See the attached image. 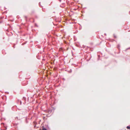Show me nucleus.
I'll return each instance as SVG.
<instances>
[{
  "instance_id": "f257e3e1",
  "label": "nucleus",
  "mask_w": 130,
  "mask_h": 130,
  "mask_svg": "<svg viewBox=\"0 0 130 130\" xmlns=\"http://www.w3.org/2000/svg\"><path fill=\"white\" fill-rule=\"evenodd\" d=\"M120 46L119 44H118V45L117 46V47L118 49H120Z\"/></svg>"
},
{
  "instance_id": "f03ea898",
  "label": "nucleus",
  "mask_w": 130,
  "mask_h": 130,
  "mask_svg": "<svg viewBox=\"0 0 130 130\" xmlns=\"http://www.w3.org/2000/svg\"><path fill=\"white\" fill-rule=\"evenodd\" d=\"M127 129H130V126H128L127 127Z\"/></svg>"
},
{
  "instance_id": "7ed1b4c3",
  "label": "nucleus",
  "mask_w": 130,
  "mask_h": 130,
  "mask_svg": "<svg viewBox=\"0 0 130 130\" xmlns=\"http://www.w3.org/2000/svg\"><path fill=\"white\" fill-rule=\"evenodd\" d=\"M42 130H47V129L45 128H43Z\"/></svg>"
},
{
  "instance_id": "20e7f679",
  "label": "nucleus",
  "mask_w": 130,
  "mask_h": 130,
  "mask_svg": "<svg viewBox=\"0 0 130 130\" xmlns=\"http://www.w3.org/2000/svg\"><path fill=\"white\" fill-rule=\"evenodd\" d=\"M130 49V47H129L128 48H127L126 50V51L127 50H128V49Z\"/></svg>"
},
{
  "instance_id": "39448f33",
  "label": "nucleus",
  "mask_w": 130,
  "mask_h": 130,
  "mask_svg": "<svg viewBox=\"0 0 130 130\" xmlns=\"http://www.w3.org/2000/svg\"><path fill=\"white\" fill-rule=\"evenodd\" d=\"M23 99L25 100H26V98L25 97H23Z\"/></svg>"
},
{
  "instance_id": "423d86ee",
  "label": "nucleus",
  "mask_w": 130,
  "mask_h": 130,
  "mask_svg": "<svg viewBox=\"0 0 130 130\" xmlns=\"http://www.w3.org/2000/svg\"><path fill=\"white\" fill-rule=\"evenodd\" d=\"M114 37L115 38H117V37L115 35H114Z\"/></svg>"
},
{
  "instance_id": "0eeeda50",
  "label": "nucleus",
  "mask_w": 130,
  "mask_h": 130,
  "mask_svg": "<svg viewBox=\"0 0 130 130\" xmlns=\"http://www.w3.org/2000/svg\"><path fill=\"white\" fill-rule=\"evenodd\" d=\"M72 70H70V72H72Z\"/></svg>"
},
{
  "instance_id": "6e6552de",
  "label": "nucleus",
  "mask_w": 130,
  "mask_h": 130,
  "mask_svg": "<svg viewBox=\"0 0 130 130\" xmlns=\"http://www.w3.org/2000/svg\"><path fill=\"white\" fill-rule=\"evenodd\" d=\"M40 3H39V5L40 6H41V5H40Z\"/></svg>"
},
{
  "instance_id": "1a4fd4ad",
  "label": "nucleus",
  "mask_w": 130,
  "mask_h": 130,
  "mask_svg": "<svg viewBox=\"0 0 130 130\" xmlns=\"http://www.w3.org/2000/svg\"><path fill=\"white\" fill-rule=\"evenodd\" d=\"M20 104L21 105V103H22V102H21V101H20Z\"/></svg>"
},
{
  "instance_id": "9d476101",
  "label": "nucleus",
  "mask_w": 130,
  "mask_h": 130,
  "mask_svg": "<svg viewBox=\"0 0 130 130\" xmlns=\"http://www.w3.org/2000/svg\"><path fill=\"white\" fill-rule=\"evenodd\" d=\"M27 17L26 16H25V18L26 19L27 18Z\"/></svg>"
},
{
  "instance_id": "9b49d317",
  "label": "nucleus",
  "mask_w": 130,
  "mask_h": 130,
  "mask_svg": "<svg viewBox=\"0 0 130 130\" xmlns=\"http://www.w3.org/2000/svg\"><path fill=\"white\" fill-rule=\"evenodd\" d=\"M59 1H60V2H61V0H59Z\"/></svg>"
},
{
  "instance_id": "f8f14e48",
  "label": "nucleus",
  "mask_w": 130,
  "mask_h": 130,
  "mask_svg": "<svg viewBox=\"0 0 130 130\" xmlns=\"http://www.w3.org/2000/svg\"><path fill=\"white\" fill-rule=\"evenodd\" d=\"M2 124H4L3 123H2Z\"/></svg>"
},
{
  "instance_id": "ddd939ff",
  "label": "nucleus",
  "mask_w": 130,
  "mask_h": 130,
  "mask_svg": "<svg viewBox=\"0 0 130 130\" xmlns=\"http://www.w3.org/2000/svg\"><path fill=\"white\" fill-rule=\"evenodd\" d=\"M105 34V35L106 36V34Z\"/></svg>"
}]
</instances>
